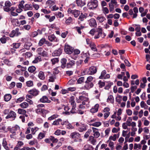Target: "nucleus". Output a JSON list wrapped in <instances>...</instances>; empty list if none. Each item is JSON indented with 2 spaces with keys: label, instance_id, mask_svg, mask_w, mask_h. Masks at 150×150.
Returning <instances> with one entry per match:
<instances>
[{
  "label": "nucleus",
  "instance_id": "nucleus-1",
  "mask_svg": "<svg viewBox=\"0 0 150 150\" xmlns=\"http://www.w3.org/2000/svg\"><path fill=\"white\" fill-rule=\"evenodd\" d=\"M44 107L45 105L43 104H38L36 106L35 111L37 114H40L43 117H45L46 114L48 113L50 111L48 110L41 108Z\"/></svg>",
  "mask_w": 150,
  "mask_h": 150
},
{
  "label": "nucleus",
  "instance_id": "nucleus-2",
  "mask_svg": "<svg viewBox=\"0 0 150 150\" xmlns=\"http://www.w3.org/2000/svg\"><path fill=\"white\" fill-rule=\"evenodd\" d=\"M96 31L98 34L95 36L94 38L95 39L99 38L100 37L104 38L106 36V34L103 32L102 28L100 26L96 29Z\"/></svg>",
  "mask_w": 150,
  "mask_h": 150
},
{
  "label": "nucleus",
  "instance_id": "nucleus-3",
  "mask_svg": "<svg viewBox=\"0 0 150 150\" xmlns=\"http://www.w3.org/2000/svg\"><path fill=\"white\" fill-rule=\"evenodd\" d=\"M98 3L97 0H91L88 3L87 6L89 9L93 10L97 7Z\"/></svg>",
  "mask_w": 150,
  "mask_h": 150
},
{
  "label": "nucleus",
  "instance_id": "nucleus-4",
  "mask_svg": "<svg viewBox=\"0 0 150 150\" xmlns=\"http://www.w3.org/2000/svg\"><path fill=\"white\" fill-rule=\"evenodd\" d=\"M86 41L87 44L89 45V46L92 50L95 52L97 51V49L96 47V45L94 42H92L91 40L88 38L86 39Z\"/></svg>",
  "mask_w": 150,
  "mask_h": 150
},
{
  "label": "nucleus",
  "instance_id": "nucleus-5",
  "mask_svg": "<svg viewBox=\"0 0 150 150\" xmlns=\"http://www.w3.org/2000/svg\"><path fill=\"white\" fill-rule=\"evenodd\" d=\"M68 13L71 14L75 18H77L80 14V11L76 9L72 10L71 8H69L67 10Z\"/></svg>",
  "mask_w": 150,
  "mask_h": 150
},
{
  "label": "nucleus",
  "instance_id": "nucleus-6",
  "mask_svg": "<svg viewBox=\"0 0 150 150\" xmlns=\"http://www.w3.org/2000/svg\"><path fill=\"white\" fill-rule=\"evenodd\" d=\"M74 49L67 43H66L64 46V50L65 52L69 54H71L73 52Z\"/></svg>",
  "mask_w": 150,
  "mask_h": 150
},
{
  "label": "nucleus",
  "instance_id": "nucleus-7",
  "mask_svg": "<svg viewBox=\"0 0 150 150\" xmlns=\"http://www.w3.org/2000/svg\"><path fill=\"white\" fill-rule=\"evenodd\" d=\"M78 130L80 132H82L86 130V126L81 123H76V124Z\"/></svg>",
  "mask_w": 150,
  "mask_h": 150
},
{
  "label": "nucleus",
  "instance_id": "nucleus-8",
  "mask_svg": "<svg viewBox=\"0 0 150 150\" xmlns=\"http://www.w3.org/2000/svg\"><path fill=\"white\" fill-rule=\"evenodd\" d=\"M107 72L105 70H103L101 72L99 78L101 79H106L110 78V75L109 74H106Z\"/></svg>",
  "mask_w": 150,
  "mask_h": 150
},
{
  "label": "nucleus",
  "instance_id": "nucleus-9",
  "mask_svg": "<svg viewBox=\"0 0 150 150\" xmlns=\"http://www.w3.org/2000/svg\"><path fill=\"white\" fill-rule=\"evenodd\" d=\"M16 114L14 112L11 110L6 117V119L11 118L12 120H14L16 118Z\"/></svg>",
  "mask_w": 150,
  "mask_h": 150
},
{
  "label": "nucleus",
  "instance_id": "nucleus-10",
  "mask_svg": "<svg viewBox=\"0 0 150 150\" xmlns=\"http://www.w3.org/2000/svg\"><path fill=\"white\" fill-rule=\"evenodd\" d=\"M79 94L80 95L79 97V99L82 101H86L88 100V98L87 97L88 93H86L85 91H83L81 93H79Z\"/></svg>",
  "mask_w": 150,
  "mask_h": 150
},
{
  "label": "nucleus",
  "instance_id": "nucleus-11",
  "mask_svg": "<svg viewBox=\"0 0 150 150\" xmlns=\"http://www.w3.org/2000/svg\"><path fill=\"white\" fill-rule=\"evenodd\" d=\"M132 120V117H129L127 120L126 123L128 125V126L136 127V122H131Z\"/></svg>",
  "mask_w": 150,
  "mask_h": 150
},
{
  "label": "nucleus",
  "instance_id": "nucleus-12",
  "mask_svg": "<svg viewBox=\"0 0 150 150\" xmlns=\"http://www.w3.org/2000/svg\"><path fill=\"white\" fill-rule=\"evenodd\" d=\"M89 25L92 28H96L97 26V23L96 20L94 18H91L88 21Z\"/></svg>",
  "mask_w": 150,
  "mask_h": 150
},
{
  "label": "nucleus",
  "instance_id": "nucleus-13",
  "mask_svg": "<svg viewBox=\"0 0 150 150\" xmlns=\"http://www.w3.org/2000/svg\"><path fill=\"white\" fill-rule=\"evenodd\" d=\"M20 127L19 126L17 125H16L13 127L11 128L8 127V129L10 131V132L13 134H15L16 131L19 130Z\"/></svg>",
  "mask_w": 150,
  "mask_h": 150
},
{
  "label": "nucleus",
  "instance_id": "nucleus-14",
  "mask_svg": "<svg viewBox=\"0 0 150 150\" xmlns=\"http://www.w3.org/2000/svg\"><path fill=\"white\" fill-rule=\"evenodd\" d=\"M29 94L32 95L33 96H36L39 93V91L35 88H33L28 91Z\"/></svg>",
  "mask_w": 150,
  "mask_h": 150
},
{
  "label": "nucleus",
  "instance_id": "nucleus-15",
  "mask_svg": "<svg viewBox=\"0 0 150 150\" xmlns=\"http://www.w3.org/2000/svg\"><path fill=\"white\" fill-rule=\"evenodd\" d=\"M92 129L93 133V137L95 138H98L100 135L98 131V129L94 127H92Z\"/></svg>",
  "mask_w": 150,
  "mask_h": 150
},
{
  "label": "nucleus",
  "instance_id": "nucleus-16",
  "mask_svg": "<svg viewBox=\"0 0 150 150\" xmlns=\"http://www.w3.org/2000/svg\"><path fill=\"white\" fill-rule=\"evenodd\" d=\"M72 108L70 111L69 112H63V114L65 115H69L71 113H75L76 112V105H72Z\"/></svg>",
  "mask_w": 150,
  "mask_h": 150
},
{
  "label": "nucleus",
  "instance_id": "nucleus-17",
  "mask_svg": "<svg viewBox=\"0 0 150 150\" xmlns=\"http://www.w3.org/2000/svg\"><path fill=\"white\" fill-rule=\"evenodd\" d=\"M89 75H92L96 74L97 71V69L96 67L92 66L89 67Z\"/></svg>",
  "mask_w": 150,
  "mask_h": 150
},
{
  "label": "nucleus",
  "instance_id": "nucleus-18",
  "mask_svg": "<svg viewBox=\"0 0 150 150\" xmlns=\"http://www.w3.org/2000/svg\"><path fill=\"white\" fill-rule=\"evenodd\" d=\"M96 19L97 22L99 23H102L106 20L105 17L102 15L98 16L96 17Z\"/></svg>",
  "mask_w": 150,
  "mask_h": 150
},
{
  "label": "nucleus",
  "instance_id": "nucleus-19",
  "mask_svg": "<svg viewBox=\"0 0 150 150\" xmlns=\"http://www.w3.org/2000/svg\"><path fill=\"white\" fill-rule=\"evenodd\" d=\"M64 121H62L60 118L58 119L53 122L52 125H58L61 124L63 125Z\"/></svg>",
  "mask_w": 150,
  "mask_h": 150
},
{
  "label": "nucleus",
  "instance_id": "nucleus-20",
  "mask_svg": "<svg viewBox=\"0 0 150 150\" xmlns=\"http://www.w3.org/2000/svg\"><path fill=\"white\" fill-rule=\"evenodd\" d=\"M93 86V84L92 82H85V84L84 86V89L89 90L92 88Z\"/></svg>",
  "mask_w": 150,
  "mask_h": 150
},
{
  "label": "nucleus",
  "instance_id": "nucleus-21",
  "mask_svg": "<svg viewBox=\"0 0 150 150\" xmlns=\"http://www.w3.org/2000/svg\"><path fill=\"white\" fill-rule=\"evenodd\" d=\"M40 102L42 103H50L51 102V100L48 99L47 97L46 96H43L40 99Z\"/></svg>",
  "mask_w": 150,
  "mask_h": 150
},
{
  "label": "nucleus",
  "instance_id": "nucleus-22",
  "mask_svg": "<svg viewBox=\"0 0 150 150\" xmlns=\"http://www.w3.org/2000/svg\"><path fill=\"white\" fill-rule=\"evenodd\" d=\"M55 4V0H47L46 2V5L49 7V8H51L52 6Z\"/></svg>",
  "mask_w": 150,
  "mask_h": 150
},
{
  "label": "nucleus",
  "instance_id": "nucleus-23",
  "mask_svg": "<svg viewBox=\"0 0 150 150\" xmlns=\"http://www.w3.org/2000/svg\"><path fill=\"white\" fill-rule=\"evenodd\" d=\"M99 106V104H96L90 109V112L92 113H94L97 112L98 110Z\"/></svg>",
  "mask_w": 150,
  "mask_h": 150
},
{
  "label": "nucleus",
  "instance_id": "nucleus-24",
  "mask_svg": "<svg viewBox=\"0 0 150 150\" xmlns=\"http://www.w3.org/2000/svg\"><path fill=\"white\" fill-rule=\"evenodd\" d=\"M22 71L21 70L18 69L16 68H15L14 71L13 73V75L15 76L22 75L23 74Z\"/></svg>",
  "mask_w": 150,
  "mask_h": 150
},
{
  "label": "nucleus",
  "instance_id": "nucleus-25",
  "mask_svg": "<svg viewBox=\"0 0 150 150\" xmlns=\"http://www.w3.org/2000/svg\"><path fill=\"white\" fill-rule=\"evenodd\" d=\"M96 138L93 136H91L89 137L88 141L93 145H95L97 141Z\"/></svg>",
  "mask_w": 150,
  "mask_h": 150
},
{
  "label": "nucleus",
  "instance_id": "nucleus-26",
  "mask_svg": "<svg viewBox=\"0 0 150 150\" xmlns=\"http://www.w3.org/2000/svg\"><path fill=\"white\" fill-rule=\"evenodd\" d=\"M66 125V128L68 129H72L74 128V127L71 124L69 123L67 120L64 121V125Z\"/></svg>",
  "mask_w": 150,
  "mask_h": 150
},
{
  "label": "nucleus",
  "instance_id": "nucleus-27",
  "mask_svg": "<svg viewBox=\"0 0 150 150\" xmlns=\"http://www.w3.org/2000/svg\"><path fill=\"white\" fill-rule=\"evenodd\" d=\"M76 3L78 6H83L86 4L85 1H82V0H76Z\"/></svg>",
  "mask_w": 150,
  "mask_h": 150
},
{
  "label": "nucleus",
  "instance_id": "nucleus-28",
  "mask_svg": "<svg viewBox=\"0 0 150 150\" xmlns=\"http://www.w3.org/2000/svg\"><path fill=\"white\" fill-rule=\"evenodd\" d=\"M117 116L116 118V120L120 121L121 119V117L120 116L122 114V110L121 108H119L117 112Z\"/></svg>",
  "mask_w": 150,
  "mask_h": 150
},
{
  "label": "nucleus",
  "instance_id": "nucleus-29",
  "mask_svg": "<svg viewBox=\"0 0 150 150\" xmlns=\"http://www.w3.org/2000/svg\"><path fill=\"white\" fill-rule=\"evenodd\" d=\"M70 136L73 139H79L80 137V135L79 133L74 132L71 134Z\"/></svg>",
  "mask_w": 150,
  "mask_h": 150
},
{
  "label": "nucleus",
  "instance_id": "nucleus-30",
  "mask_svg": "<svg viewBox=\"0 0 150 150\" xmlns=\"http://www.w3.org/2000/svg\"><path fill=\"white\" fill-rule=\"evenodd\" d=\"M24 11H26L29 10H32L33 7L30 4H26L24 5L23 8Z\"/></svg>",
  "mask_w": 150,
  "mask_h": 150
},
{
  "label": "nucleus",
  "instance_id": "nucleus-31",
  "mask_svg": "<svg viewBox=\"0 0 150 150\" xmlns=\"http://www.w3.org/2000/svg\"><path fill=\"white\" fill-rule=\"evenodd\" d=\"M75 62L74 60H70L67 63V67L68 68H71L75 65Z\"/></svg>",
  "mask_w": 150,
  "mask_h": 150
},
{
  "label": "nucleus",
  "instance_id": "nucleus-32",
  "mask_svg": "<svg viewBox=\"0 0 150 150\" xmlns=\"http://www.w3.org/2000/svg\"><path fill=\"white\" fill-rule=\"evenodd\" d=\"M32 43L30 41H27L26 42L24 45V48L27 50H28L30 49V47L32 45Z\"/></svg>",
  "mask_w": 150,
  "mask_h": 150
},
{
  "label": "nucleus",
  "instance_id": "nucleus-33",
  "mask_svg": "<svg viewBox=\"0 0 150 150\" xmlns=\"http://www.w3.org/2000/svg\"><path fill=\"white\" fill-rule=\"evenodd\" d=\"M62 52V50L59 49L58 50H55L52 53V54L54 56H59L61 54Z\"/></svg>",
  "mask_w": 150,
  "mask_h": 150
},
{
  "label": "nucleus",
  "instance_id": "nucleus-34",
  "mask_svg": "<svg viewBox=\"0 0 150 150\" xmlns=\"http://www.w3.org/2000/svg\"><path fill=\"white\" fill-rule=\"evenodd\" d=\"M12 98V96L10 94H6L4 96L5 101L8 102Z\"/></svg>",
  "mask_w": 150,
  "mask_h": 150
},
{
  "label": "nucleus",
  "instance_id": "nucleus-35",
  "mask_svg": "<svg viewBox=\"0 0 150 150\" xmlns=\"http://www.w3.org/2000/svg\"><path fill=\"white\" fill-rule=\"evenodd\" d=\"M114 98L112 95L109 96L107 99V102L109 103H114Z\"/></svg>",
  "mask_w": 150,
  "mask_h": 150
},
{
  "label": "nucleus",
  "instance_id": "nucleus-36",
  "mask_svg": "<svg viewBox=\"0 0 150 150\" xmlns=\"http://www.w3.org/2000/svg\"><path fill=\"white\" fill-rule=\"evenodd\" d=\"M38 77L40 79L44 80L45 78L44 72L43 71H40L39 72Z\"/></svg>",
  "mask_w": 150,
  "mask_h": 150
},
{
  "label": "nucleus",
  "instance_id": "nucleus-37",
  "mask_svg": "<svg viewBox=\"0 0 150 150\" xmlns=\"http://www.w3.org/2000/svg\"><path fill=\"white\" fill-rule=\"evenodd\" d=\"M45 132H40L38 135L37 139L38 140H41L44 138L45 136Z\"/></svg>",
  "mask_w": 150,
  "mask_h": 150
},
{
  "label": "nucleus",
  "instance_id": "nucleus-38",
  "mask_svg": "<svg viewBox=\"0 0 150 150\" xmlns=\"http://www.w3.org/2000/svg\"><path fill=\"white\" fill-rule=\"evenodd\" d=\"M90 54L88 52H86L83 54V57H86V59L84 60V62L85 63H88L90 59Z\"/></svg>",
  "mask_w": 150,
  "mask_h": 150
},
{
  "label": "nucleus",
  "instance_id": "nucleus-39",
  "mask_svg": "<svg viewBox=\"0 0 150 150\" xmlns=\"http://www.w3.org/2000/svg\"><path fill=\"white\" fill-rule=\"evenodd\" d=\"M19 106L23 109L27 108L29 106L28 104L26 102H23L19 105Z\"/></svg>",
  "mask_w": 150,
  "mask_h": 150
},
{
  "label": "nucleus",
  "instance_id": "nucleus-40",
  "mask_svg": "<svg viewBox=\"0 0 150 150\" xmlns=\"http://www.w3.org/2000/svg\"><path fill=\"white\" fill-rule=\"evenodd\" d=\"M36 68L34 66H32L29 67L28 68V71L29 72L34 73L36 70Z\"/></svg>",
  "mask_w": 150,
  "mask_h": 150
},
{
  "label": "nucleus",
  "instance_id": "nucleus-41",
  "mask_svg": "<svg viewBox=\"0 0 150 150\" xmlns=\"http://www.w3.org/2000/svg\"><path fill=\"white\" fill-rule=\"evenodd\" d=\"M102 125V123L100 122H95L89 124V125L91 126H92L96 127H98L101 126Z\"/></svg>",
  "mask_w": 150,
  "mask_h": 150
},
{
  "label": "nucleus",
  "instance_id": "nucleus-42",
  "mask_svg": "<svg viewBox=\"0 0 150 150\" xmlns=\"http://www.w3.org/2000/svg\"><path fill=\"white\" fill-rule=\"evenodd\" d=\"M21 45V43H13L11 46L15 49H17Z\"/></svg>",
  "mask_w": 150,
  "mask_h": 150
},
{
  "label": "nucleus",
  "instance_id": "nucleus-43",
  "mask_svg": "<svg viewBox=\"0 0 150 150\" xmlns=\"http://www.w3.org/2000/svg\"><path fill=\"white\" fill-rule=\"evenodd\" d=\"M84 27V26H81L80 27H76L74 28L79 34H81L82 33L81 30L83 29Z\"/></svg>",
  "mask_w": 150,
  "mask_h": 150
},
{
  "label": "nucleus",
  "instance_id": "nucleus-44",
  "mask_svg": "<svg viewBox=\"0 0 150 150\" xmlns=\"http://www.w3.org/2000/svg\"><path fill=\"white\" fill-rule=\"evenodd\" d=\"M133 10L134 13L133 15L132 18H136L137 16V13L138 12V8L137 7H134L133 8Z\"/></svg>",
  "mask_w": 150,
  "mask_h": 150
},
{
  "label": "nucleus",
  "instance_id": "nucleus-45",
  "mask_svg": "<svg viewBox=\"0 0 150 150\" xmlns=\"http://www.w3.org/2000/svg\"><path fill=\"white\" fill-rule=\"evenodd\" d=\"M140 105L141 108H143L145 110L147 109L148 107L147 105L143 101L141 102Z\"/></svg>",
  "mask_w": 150,
  "mask_h": 150
},
{
  "label": "nucleus",
  "instance_id": "nucleus-46",
  "mask_svg": "<svg viewBox=\"0 0 150 150\" xmlns=\"http://www.w3.org/2000/svg\"><path fill=\"white\" fill-rule=\"evenodd\" d=\"M17 112L20 114L25 115L26 113V110L23 108H19Z\"/></svg>",
  "mask_w": 150,
  "mask_h": 150
},
{
  "label": "nucleus",
  "instance_id": "nucleus-47",
  "mask_svg": "<svg viewBox=\"0 0 150 150\" xmlns=\"http://www.w3.org/2000/svg\"><path fill=\"white\" fill-rule=\"evenodd\" d=\"M4 64L8 66H11L12 65V62L8 59H5L4 60Z\"/></svg>",
  "mask_w": 150,
  "mask_h": 150
},
{
  "label": "nucleus",
  "instance_id": "nucleus-48",
  "mask_svg": "<svg viewBox=\"0 0 150 150\" xmlns=\"http://www.w3.org/2000/svg\"><path fill=\"white\" fill-rule=\"evenodd\" d=\"M39 129V128L37 127H35L31 128V133L33 135L35 134L36 132L38 131Z\"/></svg>",
  "mask_w": 150,
  "mask_h": 150
},
{
  "label": "nucleus",
  "instance_id": "nucleus-49",
  "mask_svg": "<svg viewBox=\"0 0 150 150\" xmlns=\"http://www.w3.org/2000/svg\"><path fill=\"white\" fill-rule=\"evenodd\" d=\"M69 102L70 103L71 105H76L74 100V96L70 97Z\"/></svg>",
  "mask_w": 150,
  "mask_h": 150
},
{
  "label": "nucleus",
  "instance_id": "nucleus-50",
  "mask_svg": "<svg viewBox=\"0 0 150 150\" xmlns=\"http://www.w3.org/2000/svg\"><path fill=\"white\" fill-rule=\"evenodd\" d=\"M122 96L117 94L116 97V101L119 103H120L122 101Z\"/></svg>",
  "mask_w": 150,
  "mask_h": 150
},
{
  "label": "nucleus",
  "instance_id": "nucleus-51",
  "mask_svg": "<svg viewBox=\"0 0 150 150\" xmlns=\"http://www.w3.org/2000/svg\"><path fill=\"white\" fill-rule=\"evenodd\" d=\"M11 21L13 25H20L17 19H13L11 20Z\"/></svg>",
  "mask_w": 150,
  "mask_h": 150
},
{
  "label": "nucleus",
  "instance_id": "nucleus-52",
  "mask_svg": "<svg viewBox=\"0 0 150 150\" xmlns=\"http://www.w3.org/2000/svg\"><path fill=\"white\" fill-rule=\"evenodd\" d=\"M59 116V115L57 114H54L49 117L48 120H52L57 118Z\"/></svg>",
  "mask_w": 150,
  "mask_h": 150
},
{
  "label": "nucleus",
  "instance_id": "nucleus-53",
  "mask_svg": "<svg viewBox=\"0 0 150 150\" xmlns=\"http://www.w3.org/2000/svg\"><path fill=\"white\" fill-rule=\"evenodd\" d=\"M41 61V58L40 57H35V59L32 62L33 64H36Z\"/></svg>",
  "mask_w": 150,
  "mask_h": 150
},
{
  "label": "nucleus",
  "instance_id": "nucleus-54",
  "mask_svg": "<svg viewBox=\"0 0 150 150\" xmlns=\"http://www.w3.org/2000/svg\"><path fill=\"white\" fill-rule=\"evenodd\" d=\"M107 142H108V146L111 148V149H113L114 148V143L113 142L111 141L108 140Z\"/></svg>",
  "mask_w": 150,
  "mask_h": 150
},
{
  "label": "nucleus",
  "instance_id": "nucleus-55",
  "mask_svg": "<svg viewBox=\"0 0 150 150\" xmlns=\"http://www.w3.org/2000/svg\"><path fill=\"white\" fill-rule=\"evenodd\" d=\"M117 135L116 134H114L113 136H110L108 140L112 141H115L117 139Z\"/></svg>",
  "mask_w": 150,
  "mask_h": 150
},
{
  "label": "nucleus",
  "instance_id": "nucleus-56",
  "mask_svg": "<svg viewBox=\"0 0 150 150\" xmlns=\"http://www.w3.org/2000/svg\"><path fill=\"white\" fill-rule=\"evenodd\" d=\"M144 119L143 124L145 126H148L149 125L150 123V122L148 120H147L146 118L144 117L142 118V120Z\"/></svg>",
  "mask_w": 150,
  "mask_h": 150
},
{
  "label": "nucleus",
  "instance_id": "nucleus-57",
  "mask_svg": "<svg viewBox=\"0 0 150 150\" xmlns=\"http://www.w3.org/2000/svg\"><path fill=\"white\" fill-rule=\"evenodd\" d=\"M103 13L105 15L108 14L109 13V10L107 7H103L102 8Z\"/></svg>",
  "mask_w": 150,
  "mask_h": 150
},
{
  "label": "nucleus",
  "instance_id": "nucleus-58",
  "mask_svg": "<svg viewBox=\"0 0 150 150\" xmlns=\"http://www.w3.org/2000/svg\"><path fill=\"white\" fill-rule=\"evenodd\" d=\"M41 12H43L44 14H47L50 13L51 11L49 10H47L45 8H42L41 10Z\"/></svg>",
  "mask_w": 150,
  "mask_h": 150
},
{
  "label": "nucleus",
  "instance_id": "nucleus-59",
  "mask_svg": "<svg viewBox=\"0 0 150 150\" xmlns=\"http://www.w3.org/2000/svg\"><path fill=\"white\" fill-rule=\"evenodd\" d=\"M89 69L88 68H85L82 70L81 72V74L82 75H84L85 74L89 75Z\"/></svg>",
  "mask_w": 150,
  "mask_h": 150
},
{
  "label": "nucleus",
  "instance_id": "nucleus-60",
  "mask_svg": "<svg viewBox=\"0 0 150 150\" xmlns=\"http://www.w3.org/2000/svg\"><path fill=\"white\" fill-rule=\"evenodd\" d=\"M125 75V73L124 72H122L120 74H118L117 76V78L119 79L122 80L123 79V76Z\"/></svg>",
  "mask_w": 150,
  "mask_h": 150
},
{
  "label": "nucleus",
  "instance_id": "nucleus-61",
  "mask_svg": "<svg viewBox=\"0 0 150 150\" xmlns=\"http://www.w3.org/2000/svg\"><path fill=\"white\" fill-rule=\"evenodd\" d=\"M55 79V75L54 74L52 75L51 76H49V81L50 82H53Z\"/></svg>",
  "mask_w": 150,
  "mask_h": 150
},
{
  "label": "nucleus",
  "instance_id": "nucleus-62",
  "mask_svg": "<svg viewBox=\"0 0 150 150\" xmlns=\"http://www.w3.org/2000/svg\"><path fill=\"white\" fill-rule=\"evenodd\" d=\"M53 65H54L58 63L59 62V59L58 58H55L52 59L51 60Z\"/></svg>",
  "mask_w": 150,
  "mask_h": 150
},
{
  "label": "nucleus",
  "instance_id": "nucleus-63",
  "mask_svg": "<svg viewBox=\"0 0 150 150\" xmlns=\"http://www.w3.org/2000/svg\"><path fill=\"white\" fill-rule=\"evenodd\" d=\"M26 83L27 86L28 87H32L33 85V81H27Z\"/></svg>",
  "mask_w": 150,
  "mask_h": 150
},
{
  "label": "nucleus",
  "instance_id": "nucleus-64",
  "mask_svg": "<svg viewBox=\"0 0 150 150\" xmlns=\"http://www.w3.org/2000/svg\"><path fill=\"white\" fill-rule=\"evenodd\" d=\"M84 79L85 77H81L78 79L77 82L78 83L81 84L84 82Z\"/></svg>",
  "mask_w": 150,
  "mask_h": 150
}]
</instances>
